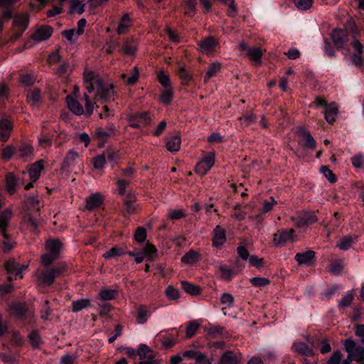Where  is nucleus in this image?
<instances>
[{"label": "nucleus", "instance_id": "nucleus-55", "mask_svg": "<svg viewBox=\"0 0 364 364\" xmlns=\"http://www.w3.org/2000/svg\"><path fill=\"white\" fill-rule=\"evenodd\" d=\"M277 204V201L274 199V197L271 196L268 200L264 201L262 210L264 213H269Z\"/></svg>", "mask_w": 364, "mask_h": 364}, {"label": "nucleus", "instance_id": "nucleus-34", "mask_svg": "<svg viewBox=\"0 0 364 364\" xmlns=\"http://www.w3.org/2000/svg\"><path fill=\"white\" fill-rule=\"evenodd\" d=\"M247 55L250 59L257 64H262V50L258 47H251L248 48Z\"/></svg>", "mask_w": 364, "mask_h": 364}, {"label": "nucleus", "instance_id": "nucleus-53", "mask_svg": "<svg viewBox=\"0 0 364 364\" xmlns=\"http://www.w3.org/2000/svg\"><path fill=\"white\" fill-rule=\"evenodd\" d=\"M196 6V0H185L184 9L185 14L193 15Z\"/></svg>", "mask_w": 364, "mask_h": 364}, {"label": "nucleus", "instance_id": "nucleus-22", "mask_svg": "<svg viewBox=\"0 0 364 364\" xmlns=\"http://www.w3.org/2000/svg\"><path fill=\"white\" fill-rule=\"evenodd\" d=\"M43 168L44 161L43 160H39L33 164L28 169L30 180L36 182L39 178Z\"/></svg>", "mask_w": 364, "mask_h": 364}, {"label": "nucleus", "instance_id": "nucleus-12", "mask_svg": "<svg viewBox=\"0 0 364 364\" xmlns=\"http://www.w3.org/2000/svg\"><path fill=\"white\" fill-rule=\"evenodd\" d=\"M294 234V229L278 230L273 235V241L276 245H283L287 242L291 241Z\"/></svg>", "mask_w": 364, "mask_h": 364}, {"label": "nucleus", "instance_id": "nucleus-25", "mask_svg": "<svg viewBox=\"0 0 364 364\" xmlns=\"http://www.w3.org/2000/svg\"><path fill=\"white\" fill-rule=\"evenodd\" d=\"M323 113L325 119L329 124H333L336 121L338 114V107L336 104L335 102L328 104V105L325 108Z\"/></svg>", "mask_w": 364, "mask_h": 364}, {"label": "nucleus", "instance_id": "nucleus-20", "mask_svg": "<svg viewBox=\"0 0 364 364\" xmlns=\"http://www.w3.org/2000/svg\"><path fill=\"white\" fill-rule=\"evenodd\" d=\"M66 102L68 109L75 115H82L85 110L81 104L72 95L66 97Z\"/></svg>", "mask_w": 364, "mask_h": 364}, {"label": "nucleus", "instance_id": "nucleus-24", "mask_svg": "<svg viewBox=\"0 0 364 364\" xmlns=\"http://www.w3.org/2000/svg\"><path fill=\"white\" fill-rule=\"evenodd\" d=\"M181 144V139L179 134H176L167 137L166 147L170 152H177L179 151Z\"/></svg>", "mask_w": 364, "mask_h": 364}, {"label": "nucleus", "instance_id": "nucleus-17", "mask_svg": "<svg viewBox=\"0 0 364 364\" xmlns=\"http://www.w3.org/2000/svg\"><path fill=\"white\" fill-rule=\"evenodd\" d=\"M132 26V20L128 14H124L122 15L120 18L117 28V33L119 35L126 34L129 32V28Z\"/></svg>", "mask_w": 364, "mask_h": 364}, {"label": "nucleus", "instance_id": "nucleus-9", "mask_svg": "<svg viewBox=\"0 0 364 364\" xmlns=\"http://www.w3.org/2000/svg\"><path fill=\"white\" fill-rule=\"evenodd\" d=\"M4 267L6 272L9 274L8 277L9 282L16 279L18 277L22 279V270L27 267L26 266H21L14 259H9L6 262Z\"/></svg>", "mask_w": 364, "mask_h": 364}, {"label": "nucleus", "instance_id": "nucleus-2", "mask_svg": "<svg viewBox=\"0 0 364 364\" xmlns=\"http://www.w3.org/2000/svg\"><path fill=\"white\" fill-rule=\"evenodd\" d=\"M66 270L65 264L60 263L53 268L38 271L37 273V279L41 283L50 286L55 282V278L63 275Z\"/></svg>", "mask_w": 364, "mask_h": 364}, {"label": "nucleus", "instance_id": "nucleus-47", "mask_svg": "<svg viewBox=\"0 0 364 364\" xmlns=\"http://www.w3.org/2000/svg\"><path fill=\"white\" fill-rule=\"evenodd\" d=\"M219 269L221 272V278L225 281H230L235 274L232 269L225 265L220 266Z\"/></svg>", "mask_w": 364, "mask_h": 364}, {"label": "nucleus", "instance_id": "nucleus-52", "mask_svg": "<svg viewBox=\"0 0 364 364\" xmlns=\"http://www.w3.org/2000/svg\"><path fill=\"white\" fill-rule=\"evenodd\" d=\"M115 295L116 291L108 289H102L99 293L100 299L105 301L113 299Z\"/></svg>", "mask_w": 364, "mask_h": 364}, {"label": "nucleus", "instance_id": "nucleus-44", "mask_svg": "<svg viewBox=\"0 0 364 364\" xmlns=\"http://www.w3.org/2000/svg\"><path fill=\"white\" fill-rule=\"evenodd\" d=\"M343 269V263L341 259H335L331 262L329 272L333 274H339Z\"/></svg>", "mask_w": 364, "mask_h": 364}, {"label": "nucleus", "instance_id": "nucleus-56", "mask_svg": "<svg viewBox=\"0 0 364 364\" xmlns=\"http://www.w3.org/2000/svg\"><path fill=\"white\" fill-rule=\"evenodd\" d=\"M105 163H106L105 155H104L103 154L94 157L92 159L93 166L97 169L103 168Z\"/></svg>", "mask_w": 364, "mask_h": 364}, {"label": "nucleus", "instance_id": "nucleus-3", "mask_svg": "<svg viewBox=\"0 0 364 364\" xmlns=\"http://www.w3.org/2000/svg\"><path fill=\"white\" fill-rule=\"evenodd\" d=\"M294 224L298 228H304L315 223L318 219L314 212L301 210L296 213L291 218Z\"/></svg>", "mask_w": 364, "mask_h": 364}, {"label": "nucleus", "instance_id": "nucleus-41", "mask_svg": "<svg viewBox=\"0 0 364 364\" xmlns=\"http://www.w3.org/2000/svg\"><path fill=\"white\" fill-rule=\"evenodd\" d=\"M183 355L188 358L195 359L197 363H200V362L205 360V358H207L206 355L204 353L200 351L193 350L184 351L183 353Z\"/></svg>", "mask_w": 364, "mask_h": 364}, {"label": "nucleus", "instance_id": "nucleus-10", "mask_svg": "<svg viewBox=\"0 0 364 364\" xmlns=\"http://www.w3.org/2000/svg\"><path fill=\"white\" fill-rule=\"evenodd\" d=\"M138 355L141 360L138 364H159L154 359L151 350L146 345L141 344L139 346Z\"/></svg>", "mask_w": 364, "mask_h": 364}, {"label": "nucleus", "instance_id": "nucleus-1", "mask_svg": "<svg viewBox=\"0 0 364 364\" xmlns=\"http://www.w3.org/2000/svg\"><path fill=\"white\" fill-rule=\"evenodd\" d=\"M84 82L88 93H91L95 89L97 90L95 100H100L104 102L109 101L114 95V85L105 83L101 79L96 77L92 72L84 73Z\"/></svg>", "mask_w": 364, "mask_h": 364}, {"label": "nucleus", "instance_id": "nucleus-51", "mask_svg": "<svg viewBox=\"0 0 364 364\" xmlns=\"http://www.w3.org/2000/svg\"><path fill=\"white\" fill-rule=\"evenodd\" d=\"M157 79L160 84L165 88H171V80L169 76L164 72H160L157 75Z\"/></svg>", "mask_w": 364, "mask_h": 364}, {"label": "nucleus", "instance_id": "nucleus-14", "mask_svg": "<svg viewBox=\"0 0 364 364\" xmlns=\"http://www.w3.org/2000/svg\"><path fill=\"white\" fill-rule=\"evenodd\" d=\"M103 201L104 197L101 193L98 192L92 193L85 200V208L92 211L95 208H99L103 203Z\"/></svg>", "mask_w": 364, "mask_h": 364}, {"label": "nucleus", "instance_id": "nucleus-63", "mask_svg": "<svg viewBox=\"0 0 364 364\" xmlns=\"http://www.w3.org/2000/svg\"><path fill=\"white\" fill-rule=\"evenodd\" d=\"M116 183L118 188L119 194L121 196L124 195L127 186L130 183V181L117 178Z\"/></svg>", "mask_w": 364, "mask_h": 364}, {"label": "nucleus", "instance_id": "nucleus-60", "mask_svg": "<svg viewBox=\"0 0 364 364\" xmlns=\"http://www.w3.org/2000/svg\"><path fill=\"white\" fill-rule=\"evenodd\" d=\"M252 285L254 287H264L269 284V280L264 277H253L250 280Z\"/></svg>", "mask_w": 364, "mask_h": 364}, {"label": "nucleus", "instance_id": "nucleus-64", "mask_svg": "<svg viewBox=\"0 0 364 364\" xmlns=\"http://www.w3.org/2000/svg\"><path fill=\"white\" fill-rule=\"evenodd\" d=\"M136 51V46L129 42H125L122 48V52L124 55H131Z\"/></svg>", "mask_w": 364, "mask_h": 364}, {"label": "nucleus", "instance_id": "nucleus-35", "mask_svg": "<svg viewBox=\"0 0 364 364\" xmlns=\"http://www.w3.org/2000/svg\"><path fill=\"white\" fill-rule=\"evenodd\" d=\"M236 354L231 350L225 351L221 356L219 364H238Z\"/></svg>", "mask_w": 364, "mask_h": 364}, {"label": "nucleus", "instance_id": "nucleus-26", "mask_svg": "<svg viewBox=\"0 0 364 364\" xmlns=\"http://www.w3.org/2000/svg\"><path fill=\"white\" fill-rule=\"evenodd\" d=\"M291 348L296 353L303 355H306V356H314V350L305 343H302V342L294 343L292 345Z\"/></svg>", "mask_w": 364, "mask_h": 364}, {"label": "nucleus", "instance_id": "nucleus-46", "mask_svg": "<svg viewBox=\"0 0 364 364\" xmlns=\"http://www.w3.org/2000/svg\"><path fill=\"white\" fill-rule=\"evenodd\" d=\"M257 116L253 113L242 114L238 118L241 125L245 127L250 125L252 123L255 122Z\"/></svg>", "mask_w": 364, "mask_h": 364}, {"label": "nucleus", "instance_id": "nucleus-40", "mask_svg": "<svg viewBox=\"0 0 364 364\" xmlns=\"http://www.w3.org/2000/svg\"><path fill=\"white\" fill-rule=\"evenodd\" d=\"M91 301L89 299H81L73 301L72 302V311L73 312H78L83 309L89 307Z\"/></svg>", "mask_w": 364, "mask_h": 364}, {"label": "nucleus", "instance_id": "nucleus-23", "mask_svg": "<svg viewBox=\"0 0 364 364\" xmlns=\"http://www.w3.org/2000/svg\"><path fill=\"white\" fill-rule=\"evenodd\" d=\"M52 33L53 29L50 26H42L32 35V38L34 41H43L49 38L51 36Z\"/></svg>", "mask_w": 364, "mask_h": 364}, {"label": "nucleus", "instance_id": "nucleus-16", "mask_svg": "<svg viewBox=\"0 0 364 364\" xmlns=\"http://www.w3.org/2000/svg\"><path fill=\"white\" fill-rule=\"evenodd\" d=\"M13 129V123L8 119H1L0 121V140L6 141Z\"/></svg>", "mask_w": 364, "mask_h": 364}, {"label": "nucleus", "instance_id": "nucleus-11", "mask_svg": "<svg viewBox=\"0 0 364 364\" xmlns=\"http://www.w3.org/2000/svg\"><path fill=\"white\" fill-rule=\"evenodd\" d=\"M316 252L314 250H309L305 252H297L294 257L299 265L310 266L315 261Z\"/></svg>", "mask_w": 364, "mask_h": 364}, {"label": "nucleus", "instance_id": "nucleus-45", "mask_svg": "<svg viewBox=\"0 0 364 364\" xmlns=\"http://www.w3.org/2000/svg\"><path fill=\"white\" fill-rule=\"evenodd\" d=\"M79 158V154L75 151H70L68 154L66 155L63 166L65 168H69L71 166L74 165L75 161L77 159Z\"/></svg>", "mask_w": 364, "mask_h": 364}, {"label": "nucleus", "instance_id": "nucleus-28", "mask_svg": "<svg viewBox=\"0 0 364 364\" xmlns=\"http://www.w3.org/2000/svg\"><path fill=\"white\" fill-rule=\"evenodd\" d=\"M299 144L306 148L314 150L316 148V141L309 131L304 130L301 133V138Z\"/></svg>", "mask_w": 364, "mask_h": 364}, {"label": "nucleus", "instance_id": "nucleus-29", "mask_svg": "<svg viewBox=\"0 0 364 364\" xmlns=\"http://www.w3.org/2000/svg\"><path fill=\"white\" fill-rule=\"evenodd\" d=\"M201 258L199 252L190 250L181 259V262L187 264H193L198 262Z\"/></svg>", "mask_w": 364, "mask_h": 364}, {"label": "nucleus", "instance_id": "nucleus-21", "mask_svg": "<svg viewBox=\"0 0 364 364\" xmlns=\"http://www.w3.org/2000/svg\"><path fill=\"white\" fill-rule=\"evenodd\" d=\"M136 197L134 193H129L123 200V205L126 213L129 215L135 213L136 212Z\"/></svg>", "mask_w": 364, "mask_h": 364}, {"label": "nucleus", "instance_id": "nucleus-5", "mask_svg": "<svg viewBox=\"0 0 364 364\" xmlns=\"http://www.w3.org/2000/svg\"><path fill=\"white\" fill-rule=\"evenodd\" d=\"M344 347L348 353V359H352L358 363L364 360V348L356 346L355 343L353 340H346Z\"/></svg>", "mask_w": 364, "mask_h": 364}, {"label": "nucleus", "instance_id": "nucleus-7", "mask_svg": "<svg viewBox=\"0 0 364 364\" xmlns=\"http://www.w3.org/2000/svg\"><path fill=\"white\" fill-rule=\"evenodd\" d=\"M215 161V154L214 152L206 154L201 160L196 164L195 171L196 173L204 176L214 165Z\"/></svg>", "mask_w": 364, "mask_h": 364}, {"label": "nucleus", "instance_id": "nucleus-15", "mask_svg": "<svg viewBox=\"0 0 364 364\" xmlns=\"http://www.w3.org/2000/svg\"><path fill=\"white\" fill-rule=\"evenodd\" d=\"M12 217L13 212L10 208H6L0 213V232L4 238H7L6 229Z\"/></svg>", "mask_w": 364, "mask_h": 364}, {"label": "nucleus", "instance_id": "nucleus-38", "mask_svg": "<svg viewBox=\"0 0 364 364\" xmlns=\"http://www.w3.org/2000/svg\"><path fill=\"white\" fill-rule=\"evenodd\" d=\"M23 224L26 225L27 228L36 233L38 232V220L31 215H28L23 220Z\"/></svg>", "mask_w": 364, "mask_h": 364}, {"label": "nucleus", "instance_id": "nucleus-57", "mask_svg": "<svg viewBox=\"0 0 364 364\" xmlns=\"http://www.w3.org/2000/svg\"><path fill=\"white\" fill-rule=\"evenodd\" d=\"M321 172L325 176L328 181L331 183H335L336 181V176L331 170L326 166H322L321 167Z\"/></svg>", "mask_w": 364, "mask_h": 364}, {"label": "nucleus", "instance_id": "nucleus-33", "mask_svg": "<svg viewBox=\"0 0 364 364\" xmlns=\"http://www.w3.org/2000/svg\"><path fill=\"white\" fill-rule=\"evenodd\" d=\"M181 284L183 290L191 296L199 295L201 292V289L198 285L193 284L186 281H182Z\"/></svg>", "mask_w": 364, "mask_h": 364}, {"label": "nucleus", "instance_id": "nucleus-13", "mask_svg": "<svg viewBox=\"0 0 364 364\" xmlns=\"http://www.w3.org/2000/svg\"><path fill=\"white\" fill-rule=\"evenodd\" d=\"M226 242L225 230L220 225H217L213 230L212 245L216 248H220Z\"/></svg>", "mask_w": 364, "mask_h": 364}, {"label": "nucleus", "instance_id": "nucleus-18", "mask_svg": "<svg viewBox=\"0 0 364 364\" xmlns=\"http://www.w3.org/2000/svg\"><path fill=\"white\" fill-rule=\"evenodd\" d=\"M358 241L356 235H346L340 238L336 242V247L341 250H349Z\"/></svg>", "mask_w": 364, "mask_h": 364}, {"label": "nucleus", "instance_id": "nucleus-30", "mask_svg": "<svg viewBox=\"0 0 364 364\" xmlns=\"http://www.w3.org/2000/svg\"><path fill=\"white\" fill-rule=\"evenodd\" d=\"M11 313L18 318H23L27 312V306L24 303H15L11 306Z\"/></svg>", "mask_w": 364, "mask_h": 364}, {"label": "nucleus", "instance_id": "nucleus-37", "mask_svg": "<svg viewBox=\"0 0 364 364\" xmlns=\"http://www.w3.org/2000/svg\"><path fill=\"white\" fill-rule=\"evenodd\" d=\"M221 70V64L219 62L212 63L208 68L207 72L204 77V82L207 83L208 80L218 73Z\"/></svg>", "mask_w": 364, "mask_h": 364}, {"label": "nucleus", "instance_id": "nucleus-43", "mask_svg": "<svg viewBox=\"0 0 364 364\" xmlns=\"http://www.w3.org/2000/svg\"><path fill=\"white\" fill-rule=\"evenodd\" d=\"M173 99V88H165L159 96V100L164 105H168Z\"/></svg>", "mask_w": 364, "mask_h": 364}, {"label": "nucleus", "instance_id": "nucleus-4", "mask_svg": "<svg viewBox=\"0 0 364 364\" xmlns=\"http://www.w3.org/2000/svg\"><path fill=\"white\" fill-rule=\"evenodd\" d=\"M353 33H350L346 29H335L332 34L331 38L334 45L338 49L344 48L350 43L353 38Z\"/></svg>", "mask_w": 364, "mask_h": 364}, {"label": "nucleus", "instance_id": "nucleus-8", "mask_svg": "<svg viewBox=\"0 0 364 364\" xmlns=\"http://www.w3.org/2000/svg\"><path fill=\"white\" fill-rule=\"evenodd\" d=\"M151 121L149 112L136 113L129 118V125L132 128L140 129L151 124Z\"/></svg>", "mask_w": 364, "mask_h": 364}, {"label": "nucleus", "instance_id": "nucleus-50", "mask_svg": "<svg viewBox=\"0 0 364 364\" xmlns=\"http://www.w3.org/2000/svg\"><path fill=\"white\" fill-rule=\"evenodd\" d=\"M33 147L28 144L21 146L18 151V154L21 158L30 157L33 155Z\"/></svg>", "mask_w": 364, "mask_h": 364}, {"label": "nucleus", "instance_id": "nucleus-62", "mask_svg": "<svg viewBox=\"0 0 364 364\" xmlns=\"http://www.w3.org/2000/svg\"><path fill=\"white\" fill-rule=\"evenodd\" d=\"M58 257L52 254V253H46L41 256V263L46 267L49 266L53 263L54 260H55Z\"/></svg>", "mask_w": 364, "mask_h": 364}, {"label": "nucleus", "instance_id": "nucleus-39", "mask_svg": "<svg viewBox=\"0 0 364 364\" xmlns=\"http://www.w3.org/2000/svg\"><path fill=\"white\" fill-rule=\"evenodd\" d=\"M127 252L125 249L119 246L112 247L111 249L104 253L103 257L105 259H111L115 257H119L124 255Z\"/></svg>", "mask_w": 364, "mask_h": 364}, {"label": "nucleus", "instance_id": "nucleus-49", "mask_svg": "<svg viewBox=\"0 0 364 364\" xmlns=\"http://www.w3.org/2000/svg\"><path fill=\"white\" fill-rule=\"evenodd\" d=\"M167 217L169 220H177L186 217V213L183 210L171 209L168 210Z\"/></svg>", "mask_w": 364, "mask_h": 364}, {"label": "nucleus", "instance_id": "nucleus-19", "mask_svg": "<svg viewBox=\"0 0 364 364\" xmlns=\"http://www.w3.org/2000/svg\"><path fill=\"white\" fill-rule=\"evenodd\" d=\"M14 26L18 29V36L27 28L28 25V17L26 14H19L14 17L13 21Z\"/></svg>", "mask_w": 364, "mask_h": 364}, {"label": "nucleus", "instance_id": "nucleus-6", "mask_svg": "<svg viewBox=\"0 0 364 364\" xmlns=\"http://www.w3.org/2000/svg\"><path fill=\"white\" fill-rule=\"evenodd\" d=\"M198 46L200 52L205 55H212L220 48L218 40L212 36L198 41Z\"/></svg>", "mask_w": 364, "mask_h": 364}, {"label": "nucleus", "instance_id": "nucleus-36", "mask_svg": "<svg viewBox=\"0 0 364 364\" xmlns=\"http://www.w3.org/2000/svg\"><path fill=\"white\" fill-rule=\"evenodd\" d=\"M18 180L12 173H9L6 175V191L10 195H12L16 191Z\"/></svg>", "mask_w": 364, "mask_h": 364}, {"label": "nucleus", "instance_id": "nucleus-42", "mask_svg": "<svg viewBox=\"0 0 364 364\" xmlns=\"http://www.w3.org/2000/svg\"><path fill=\"white\" fill-rule=\"evenodd\" d=\"M178 75L181 80V83L183 85H188L193 77L190 72L188 71L183 66H180L178 68Z\"/></svg>", "mask_w": 364, "mask_h": 364}, {"label": "nucleus", "instance_id": "nucleus-59", "mask_svg": "<svg viewBox=\"0 0 364 364\" xmlns=\"http://www.w3.org/2000/svg\"><path fill=\"white\" fill-rule=\"evenodd\" d=\"M38 144L43 149L50 147L52 145V138L41 134L38 136Z\"/></svg>", "mask_w": 364, "mask_h": 364}, {"label": "nucleus", "instance_id": "nucleus-61", "mask_svg": "<svg viewBox=\"0 0 364 364\" xmlns=\"http://www.w3.org/2000/svg\"><path fill=\"white\" fill-rule=\"evenodd\" d=\"M166 33L171 42L174 43H179L181 42V38L175 30L168 27L166 28Z\"/></svg>", "mask_w": 364, "mask_h": 364}, {"label": "nucleus", "instance_id": "nucleus-27", "mask_svg": "<svg viewBox=\"0 0 364 364\" xmlns=\"http://www.w3.org/2000/svg\"><path fill=\"white\" fill-rule=\"evenodd\" d=\"M136 322L139 324L145 323L149 317L151 315V311L145 305H140L136 309Z\"/></svg>", "mask_w": 364, "mask_h": 364}, {"label": "nucleus", "instance_id": "nucleus-54", "mask_svg": "<svg viewBox=\"0 0 364 364\" xmlns=\"http://www.w3.org/2000/svg\"><path fill=\"white\" fill-rule=\"evenodd\" d=\"M134 237V240L139 243L144 242L146 239V231L145 228L143 227L138 228L135 231Z\"/></svg>", "mask_w": 364, "mask_h": 364}, {"label": "nucleus", "instance_id": "nucleus-31", "mask_svg": "<svg viewBox=\"0 0 364 364\" xmlns=\"http://www.w3.org/2000/svg\"><path fill=\"white\" fill-rule=\"evenodd\" d=\"M62 247V244L59 240H49L46 242V249L49 253H52L58 257Z\"/></svg>", "mask_w": 364, "mask_h": 364}, {"label": "nucleus", "instance_id": "nucleus-32", "mask_svg": "<svg viewBox=\"0 0 364 364\" xmlns=\"http://www.w3.org/2000/svg\"><path fill=\"white\" fill-rule=\"evenodd\" d=\"M27 101L31 107H38L41 102L40 91L37 89L30 90L27 95Z\"/></svg>", "mask_w": 364, "mask_h": 364}, {"label": "nucleus", "instance_id": "nucleus-48", "mask_svg": "<svg viewBox=\"0 0 364 364\" xmlns=\"http://www.w3.org/2000/svg\"><path fill=\"white\" fill-rule=\"evenodd\" d=\"M235 299L230 293H223L220 296V302L225 306L223 309L230 308L233 306Z\"/></svg>", "mask_w": 364, "mask_h": 364}, {"label": "nucleus", "instance_id": "nucleus-58", "mask_svg": "<svg viewBox=\"0 0 364 364\" xmlns=\"http://www.w3.org/2000/svg\"><path fill=\"white\" fill-rule=\"evenodd\" d=\"M199 324L196 322H190L186 329V336L187 338H192L198 331Z\"/></svg>", "mask_w": 364, "mask_h": 364}]
</instances>
